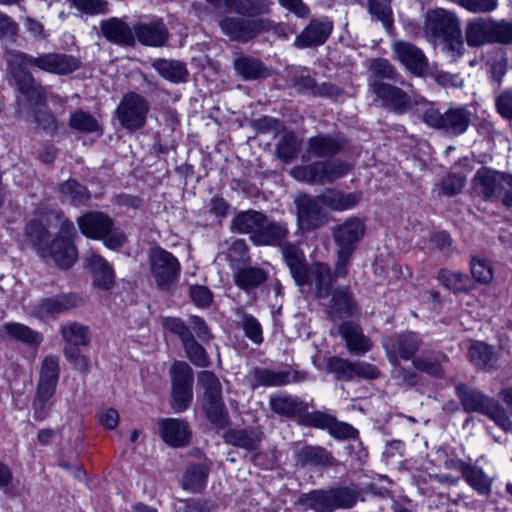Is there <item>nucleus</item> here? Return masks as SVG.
I'll return each mask as SVG.
<instances>
[{
    "label": "nucleus",
    "instance_id": "5",
    "mask_svg": "<svg viewBox=\"0 0 512 512\" xmlns=\"http://www.w3.org/2000/svg\"><path fill=\"white\" fill-rule=\"evenodd\" d=\"M365 233V225L359 219L351 217L332 229L333 239L338 247L336 276L345 277L351 256Z\"/></svg>",
    "mask_w": 512,
    "mask_h": 512
},
{
    "label": "nucleus",
    "instance_id": "54",
    "mask_svg": "<svg viewBox=\"0 0 512 512\" xmlns=\"http://www.w3.org/2000/svg\"><path fill=\"white\" fill-rule=\"evenodd\" d=\"M236 315L240 318V325L245 336L255 344L262 343L263 335L259 321L251 314L246 313L242 308L236 310Z\"/></svg>",
    "mask_w": 512,
    "mask_h": 512
},
{
    "label": "nucleus",
    "instance_id": "17",
    "mask_svg": "<svg viewBox=\"0 0 512 512\" xmlns=\"http://www.w3.org/2000/svg\"><path fill=\"white\" fill-rule=\"evenodd\" d=\"M446 467L459 471L465 482L477 493L490 494L493 479L481 467L461 459L447 461Z\"/></svg>",
    "mask_w": 512,
    "mask_h": 512
},
{
    "label": "nucleus",
    "instance_id": "45",
    "mask_svg": "<svg viewBox=\"0 0 512 512\" xmlns=\"http://www.w3.org/2000/svg\"><path fill=\"white\" fill-rule=\"evenodd\" d=\"M59 192L62 200L69 201L74 206L86 204L90 199V193L86 187L73 179L60 184Z\"/></svg>",
    "mask_w": 512,
    "mask_h": 512
},
{
    "label": "nucleus",
    "instance_id": "52",
    "mask_svg": "<svg viewBox=\"0 0 512 512\" xmlns=\"http://www.w3.org/2000/svg\"><path fill=\"white\" fill-rule=\"evenodd\" d=\"M272 5V0H237L234 10L240 15L257 17L269 14Z\"/></svg>",
    "mask_w": 512,
    "mask_h": 512
},
{
    "label": "nucleus",
    "instance_id": "12",
    "mask_svg": "<svg viewBox=\"0 0 512 512\" xmlns=\"http://www.w3.org/2000/svg\"><path fill=\"white\" fill-rule=\"evenodd\" d=\"M75 235L74 224L71 221L65 220L61 223L58 236L47 249V253L61 268H70L76 261L77 251L72 242Z\"/></svg>",
    "mask_w": 512,
    "mask_h": 512
},
{
    "label": "nucleus",
    "instance_id": "35",
    "mask_svg": "<svg viewBox=\"0 0 512 512\" xmlns=\"http://www.w3.org/2000/svg\"><path fill=\"white\" fill-rule=\"evenodd\" d=\"M491 18L478 17L469 20L465 26V39L470 47L491 44Z\"/></svg>",
    "mask_w": 512,
    "mask_h": 512
},
{
    "label": "nucleus",
    "instance_id": "28",
    "mask_svg": "<svg viewBox=\"0 0 512 512\" xmlns=\"http://www.w3.org/2000/svg\"><path fill=\"white\" fill-rule=\"evenodd\" d=\"M338 331L346 341L347 349L351 353L365 354L371 349V340L363 334L362 328L358 324L345 321L339 325Z\"/></svg>",
    "mask_w": 512,
    "mask_h": 512
},
{
    "label": "nucleus",
    "instance_id": "11",
    "mask_svg": "<svg viewBox=\"0 0 512 512\" xmlns=\"http://www.w3.org/2000/svg\"><path fill=\"white\" fill-rule=\"evenodd\" d=\"M472 183L484 200H493L502 195L506 186L512 188V175L482 167L475 173Z\"/></svg>",
    "mask_w": 512,
    "mask_h": 512
},
{
    "label": "nucleus",
    "instance_id": "63",
    "mask_svg": "<svg viewBox=\"0 0 512 512\" xmlns=\"http://www.w3.org/2000/svg\"><path fill=\"white\" fill-rule=\"evenodd\" d=\"M162 324L164 329L179 337L182 345L194 337L190 327L180 318L167 317L163 319Z\"/></svg>",
    "mask_w": 512,
    "mask_h": 512
},
{
    "label": "nucleus",
    "instance_id": "16",
    "mask_svg": "<svg viewBox=\"0 0 512 512\" xmlns=\"http://www.w3.org/2000/svg\"><path fill=\"white\" fill-rule=\"evenodd\" d=\"M161 439L174 448L188 446L192 431L186 420L178 418H160L157 421Z\"/></svg>",
    "mask_w": 512,
    "mask_h": 512
},
{
    "label": "nucleus",
    "instance_id": "15",
    "mask_svg": "<svg viewBox=\"0 0 512 512\" xmlns=\"http://www.w3.org/2000/svg\"><path fill=\"white\" fill-rule=\"evenodd\" d=\"M251 386H285L291 383H300L309 378L306 371L282 370L275 371L267 368H255L250 372Z\"/></svg>",
    "mask_w": 512,
    "mask_h": 512
},
{
    "label": "nucleus",
    "instance_id": "20",
    "mask_svg": "<svg viewBox=\"0 0 512 512\" xmlns=\"http://www.w3.org/2000/svg\"><path fill=\"white\" fill-rule=\"evenodd\" d=\"M325 301L323 305L332 320L350 317L358 313L357 303L348 287L336 288Z\"/></svg>",
    "mask_w": 512,
    "mask_h": 512
},
{
    "label": "nucleus",
    "instance_id": "43",
    "mask_svg": "<svg viewBox=\"0 0 512 512\" xmlns=\"http://www.w3.org/2000/svg\"><path fill=\"white\" fill-rule=\"evenodd\" d=\"M297 463L302 466H333L335 459L322 447L305 446L297 452Z\"/></svg>",
    "mask_w": 512,
    "mask_h": 512
},
{
    "label": "nucleus",
    "instance_id": "50",
    "mask_svg": "<svg viewBox=\"0 0 512 512\" xmlns=\"http://www.w3.org/2000/svg\"><path fill=\"white\" fill-rule=\"evenodd\" d=\"M391 2L392 0H367L368 12L388 31L393 27Z\"/></svg>",
    "mask_w": 512,
    "mask_h": 512
},
{
    "label": "nucleus",
    "instance_id": "14",
    "mask_svg": "<svg viewBox=\"0 0 512 512\" xmlns=\"http://www.w3.org/2000/svg\"><path fill=\"white\" fill-rule=\"evenodd\" d=\"M460 29V20L455 12L444 8H434L426 12L424 32L434 41L451 36Z\"/></svg>",
    "mask_w": 512,
    "mask_h": 512
},
{
    "label": "nucleus",
    "instance_id": "40",
    "mask_svg": "<svg viewBox=\"0 0 512 512\" xmlns=\"http://www.w3.org/2000/svg\"><path fill=\"white\" fill-rule=\"evenodd\" d=\"M448 361V357L446 354L442 352H436L429 355H421L413 359L412 365L413 367L427 375L434 378H443L444 377V368L443 363Z\"/></svg>",
    "mask_w": 512,
    "mask_h": 512
},
{
    "label": "nucleus",
    "instance_id": "64",
    "mask_svg": "<svg viewBox=\"0 0 512 512\" xmlns=\"http://www.w3.org/2000/svg\"><path fill=\"white\" fill-rule=\"evenodd\" d=\"M470 266L471 274L475 281L481 284H488L492 281V266L486 259L480 257H473Z\"/></svg>",
    "mask_w": 512,
    "mask_h": 512
},
{
    "label": "nucleus",
    "instance_id": "3",
    "mask_svg": "<svg viewBox=\"0 0 512 512\" xmlns=\"http://www.w3.org/2000/svg\"><path fill=\"white\" fill-rule=\"evenodd\" d=\"M360 496V491L349 486L335 487L328 490L319 489L303 493L296 504L315 512H333L338 509L353 508Z\"/></svg>",
    "mask_w": 512,
    "mask_h": 512
},
{
    "label": "nucleus",
    "instance_id": "29",
    "mask_svg": "<svg viewBox=\"0 0 512 512\" xmlns=\"http://www.w3.org/2000/svg\"><path fill=\"white\" fill-rule=\"evenodd\" d=\"M282 255L297 285L308 284L309 268L303 252L296 245L288 243L282 247Z\"/></svg>",
    "mask_w": 512,
    "mask_h": 512
},
{
    "label": "nucleus",
    "instance_id": "59",
    "mask_svg": "<svg viewBox=\"0 0 512 512\" xmlns=\"http://www.w3.org/2000/svg\"><path fill=\"white\" fill-rule=\"evenodd\" d=\"M299 151V143L297 137L293 132L285 133L277 144V155L285 161H292Z\"/></svg>",
    "mask_w": 512,
    "mask_h": 512
},
{
    "label": "nucleus",
    "instance_id": "36",
    "mask_svg": "<svg viewBox=\"0 0 512 512\" xmlns=\"http://www.w3.org/2000/svg\"><path fill=\"white\" fill-rule=\"evenodd\" d=\"M268 278L267 272L260 267H242L238 268L233 274V280L237 287L245 292H251Z\"/></svg>",
    "mask_w": 512,
    "mask_h": 512
},
{
    "label": "nucleus",
    "instance_id": "18",
    "mask_svg": "<svg viewBox=\"0 0 512 512\" xmlns=\"http://www.w3.org/2000/svg\"><path fill=\"white\" fill-rule=\"evenodd\" d=\"M422 345L421 337L415 332H403L395 335L384 343L391 362L397 361V356L403 360H412Z\"/></svg>",
    "mask_w": 512,
    "mask_h": 512
},
{
    "label": "nucleus",
    "instance_id": "10",
    "mask_svg": "<svg viewBox=\"0 0 512 512\" xmlns=\"http://www.w3.org/2000/svg\"><path fill=\"white\" fill-rule=\"evenodd\" d=\"M169 374L172 385L171 407L176 413L184 412L193 398V370L186 362L175 361Z\"/></svg>",
    "mask_w": 512,
    "mask_h": 512
},
{
    "label": "nucleus",
    "instance_id": "51",
    "mask_svg": "<svg viewBox=\"0 0 512 512\" xmlns=\"http://www.w3.org/2000/svg\"><path fill=\"white\" fill-rule=\"evenodd\" d=\"M236 71L245 79H257L265 75L264 65L255 58L249 56H241L234 62Z\"/></svg>",
    "mask_w": 512,
    "mask_h": 512
},
{
    "label": "nucleus",
    "instance_id": "57",
    "mask_svg": "<svg viewBox=\"0 0 512 512\" xmlns=\"http://www.w3.org/2000/svg\"><path fill=\"white\" fill-rule=\"evenodd\" d=\"M69 125L72 129L85 133H93L100 130L98 120L82 110H78L71 115Z\"/></svg>",
    "mask_w": 512,
    "mask_h": 512
},
{
    "label": "nucleus",
    "instance_id": "4",
    "mask_svg": "<svg viewBox=\"0 0 512 512\" xmlns=\"http://www.w3.org/2000/svg\"><path fill=\"white\" fill-rule=\"evenodd\" d=\"M421 106L422 119L430 127L444 131L446 134L458 136L465 133L471 123V112L465 107L450 108L440 113L431 103L424 99L415 100Z\"/></svg>",
    "mask_w": 512,
    "mask_h": 512
},
{
    "label": "nucleus",
    "instance_id": "39",
    "mask_svg": "<svg viewBox=\"0 0 512 512\" xmlns=\"http://www.w3.org/2000/svg\"><path fill=\"white\" fill-rule=\"evenodd\" d=\"M467 355L469 361L480 369L490 371L496 367L497 355L493 347L484 342H473Z\"/></svg>",
    "mask_w": 512,
    "mask_h": 512
},
{
    "label": "nucleus",
    "instance_id": "9",
    "mask_svg": "<svg viewBox=\"0 0 512 512\" xmlns=\"http://www.w3.org/2000/svg\"><path fill=\"white\" fill-rule=\"evenodd\" d=\"M149 266L158 289L168 291L177 283L181 265L171 252L160 247L152 248L149 252Z\"/></svg>",
    "mask_w": 512,
    "mask_h": 512
},
{
    "label": "nucleus",
    "instance_id": "6",
    "mask_svg": "<svg viewBox=\"0 0 512 512\" xmlns=\"http://www.w3.org/2000/svg\"><path fill=\"white\" fill-rule=\"evenodd\" d=\"M221 31L231 40L247 43L264 32L285 36L283 28L268 18L244 19L225 17L220 22Z\"/></svg>",
    "mask_w": 512,
    "mask_h": 512
},
{
    "label": "nucleus",
    "instance_id": "26",
    "mask_svg": "<svg viewBox=\"0 0 512 512\" xmlns=\"http://www.w3.org/2000/svg\"><path fill=\"white\" fill-rule=\"evenodd\" d=\"M77 223L82 234L92 239H101L113 226V220L102 212H88Z\"/></svg>",
    "mask_w": 512,
    "mask_h": 512
},
{
    "label": "nucleus",
    "instance_id": "2",
    "mask_svg": "<svg viewBox=\"0 0 512 512\" xmlns=\"http://www.w3.org/2000/svg\"><path fill=\"white\" fill-rule=\"evenodd\" d=\"M456 395L465 412L483 414L503 431L509 432L512 430V420L506 409L496 399L465 384L456 386Z\"/></svg>",
    "mask_w": 512,
    "mask_h": 512
},
{
    "label": "nucleus",
    "instance_id": "24",
    "mask_svg": "<svg viewBox=\"0 0 512 512\" xmlns=\"http://www.w3.org/2000/svg\"><path fill=\"white\" fill-rule=\"evenodd\" d=\"M333 29V24L328 18L312 19L305 29L296 37L295 46L306 48L322 45Z\"/></svg>",
    "mask_w": 512,
    "mask_h": 512
},
{
    "label": "nucleus",
    "instance_id": "55",
    "mask_svg": "<svg viewBox=\"0 0 512 512\" xmlns=\"http://www.w3.org/2000/svg\"><path fill=\"white\" fill-rule=\"evenodd\" d=\"M61 333L64 340L72 346H85L89 343L87 327L77 322L64 324L61 328Z\"/></svg>",
    "mask_w": 512,
    "mask_h": 512
},
{
    "label": "nucleus",
    "instance_id": "49",
    "mask_svg": "<svg viewBox=\"0 0 512 512\" xmlns=\"http://www.w3.org/2000/svg\"><path fill=\"white\" fill-rule=\"evenodd\" d=\"M207 476L208 469L205 465H192L183 477V488L191 492H200L206 486Z\"/></svg>",
    "mask_w": 512,
    "mask_h": 512
},
{
    "label": "nucleus",
    "instance_id": "31",
    "mask_svg": "<svg viewBox=\"0 0 512 512\" xmlns=\"http://www.w3.org/2000/svg\"><path fill=\"white\" fill-rule=\"evenodd\" d=\"M344 145L342 138L319 134L309 138L306 153L309 157H328L341 151Z\"/></svg>",
    "mask_w": 512,
    "mask_h": 512
},
{
    "label": "nucleus",
    "instance_id": "21",
    "mask_svg": "<svg viewBox=\"0 0 512 512\" xmlns=\"http://www.w3.org/2000/svg\"><path fill=\"white\" fill-rule=\"evenodd\" d=\"M78 303L79 299L74 294H59L35 302L32 312L36 317L46 319L67 312L76 307Z\"/></svg>",
    "mask_w": 512,
    "mask_h": 512
},
{
    "label": "nucleus",
    "instance_id": "62",
    "mask_svg": "<svg viewBox=\"0 0 512 512\" xmlns=\"http://www.w3.org/2000/svg\"><path fill=\"white\" fill-rule=\"evenodd\" d=\"M207 417L216 426L225 427L228 422V415L222 399L205 401Z\"/></svg>",
    "mask_w": 512,
    "mask_h": 512
},
{
    "label": "nucleus",
    "instance_id": "60",
    "mask_svg": "<svg viewBox=\"0 0 512 512\" xmlns=\"http://www.w3.org/2000/svg\"><path fill=\"white\" fill-rule=\"evenodd\" d=\"M491 44H512V22L491 18Z\"/></svg>",
    "mask_w": 512,
    "mask_h": 512
},
{
    "label": "nucleus",
    "instance_id": "22",
    "mask_svg": "<svg viewBox=\"0 0 512 512\" xmlns=\"http://www.w3.org/2000/svg\"><path fill=\"white\" fill-rule=\"evenodd\" d=\"M399 61L413 74L422 76L428 70V59L420 48L410 42L399 41L393 46Z\"/></svg>",
    "mask_w": 512,
    "mask_h": 512
},
{
    "label": "nucleus",
    "instance_id": "38",
    "mask_svg": "<svg viewBox=\"0 0 512 512\" xmlns=\"http://www.w3.org/2000/svg\"><path fill=\"white\" fill-rule=\"evenodd\" d=\"M269 405L274 413L287 418H292L307 410L303 401L298 397L287 394L271 396Z\"/></svg>",
    "mask_w": 512,
    "mask_h": 512
},
{
    "label": "nucleus",
    "instance_id": "37",
    "mask_svg": "<svg viewBox=\"0 0 512 512\" xmlns=\"http://www.w3.org/2000/svg\"><path fill=\"white\" fill-rule=\"evenodd\" d=\"M357 192L344 193L336 189H326L319 195L323 205L334 211H344L354 207L360 200Z\"/></svg>",
    "mask_w": 512,
    "mask_h": 512
},
{
    "label": "nucleus",
    "instance_id": "19",
    "mask_svg": "<svg viewBox=\"0 0 512 512\" xmlns=\"http://www.w3.org/2000/svg\"><path fill=\"white\" fill-rule=\"evenodd\" d=\"M340 278L336 276V268L332 272L326 263H313L308 269V283L314 286L316 298L321 301L328 299L335 290L333 285Z\"/></svg>",
    "mask_w": 512,
    "mask_h": 512
},
{
    "label": "nucleus",
    "instance_id": "42",
    "mask_svg": "<svg viewBox=\"0 0 512 512\" xmlns=\"http://www.w3.org/2000/svg\"><path fill=\"white\" fill-rule=\"evenodd\" d=\"M87 261L94 274L95 284L99 288L110 289L114 285V272L109 263L102 256L93 253Z\"/></svg>",
    "mask_w": 512,
    "mask_h": 512
},
{
    "label": "nucleus",
    "instance_id": "33",
    "mask_svg": "<svg viewBox=\"0 0 512 512\" xmlns=\"http://www.w3.org/2000/svg\"><path fill=\"white\" fill-rule=\"evenodd\" d=\"M265 217L266 215L255 210L242 211L233 218L231 228L238 233L248 234L254 243L261 225L265 224Z\"/></svg>",
    "mask_w": 512,
    "mask_h": 512
},
{
    "label": "nucleus",
    "instance_id": "47",
    "mask_svg": "<svg viewBox=\"0 0 512 512\" xmlns=\"http://www.w3.org/2000/svg\"><path fill=\"white\" fill-rule=\"evenodd\" d=\"M197 379L203 390L204 401L222 399V384L214 372L203 370L198 373Z\"/></svg>",
    "mask_w": 512,
    "mask_h": 512
},
{
    "label": "nucleus",
    "instance_id": "53",
    "mask_svg": "<svg viewBox=\"0 0 512 512\" xmlns=\"http://www.w3.org/2000/svg\"><path fill=\"white\" fill-rule=\"evenodd\" d=\"M56 389L37 386L36 397L33 401L34 416L37 420L45 419L53 405V396Z\"/></svg>",
    "mask_w": 512,
    "mask_h": 512
},
{
    "label": "nucleus",
    "instance_id": "30",
    "mask_svg": "<svg viewBox=\"0 0 512 512\" xmlns=\"http://www.w3.org/2000/svg\"><path fill=\"white\" fill-rule=\"evenodd\" d=\"M100 28L102 35L112 43L132 46L135 42L133 30L119 18L102 20Z\"/></svg>",
    "mask_w": 512,
    "mask_h": 512
},
{
    "label": "nucleus",
    "instance_id": "7",
    "mask_svg": "<svg viewBox=\"0 0 512 512\" xmlns=\"http://www.w3.org/2000/svg\"><path fill=\"white\" fill-rule=\"evenodd\" d=\"M353 166L344 161H315L307 165L295 166L290 170V175L299 182L310 185H325L347 175Z\"/></svg>",
    "mask_w": 512,
    "mask_h": 512
},
{
    "label": "nucleus",
    "instance_id": "27",
    "mask_svg": "<svg viewBox=\"0 0 512 512\" xmlns=\"http://www.w3.org/2000/svg\"><path fill=\"white\" fill-rule=\"evenodd\" d=\"M134 33L138 41L146 46H163L168 40V30L160 19L148 23H138L134 26Z\"/></svg>",
    "mask_w": 512,
    "mask_h": 512
},
{
    "label": "nucleus",
    "instance_id": "48",
    "mask_svg": "<svg viewBox=\"0 0 512 512\" xmlns=\"http://www.w3.org/2000/svg\"><path fill=\"white\" fill-rule=\"evenodd\" d=\"M60 374L59 358L48 355L44 358L37 386L56 389Z\"/></svg>",
    "mask_w": 512,
    "mask_h": 512
},
{
    "label": "nucleus",
    "instance_id": "13",
    "mask_svg": "<svg viewBox=\"0 0 512 512\" xmlns=\"http://www.w3.org/2000/svg\"><path fill=\"white\" fill-rule=\"evenodd\" d=\"M296 207L298 227L304 232H310L323 226L327 221L326 213L324 212L317 197H312L307 194H301L294 200Z\"/></svg>",
    "mask_w": 512,
    "mask_h": 512
},
{
    "label": "nucleus",
    "instance_id": "44",
    "mask_svg": "<svg viewBox=\"0 0 512 512\" xmlns=\"http://www.w3.org/2000/svg\"><path fill=\"white\" fill-rule=\"evenodd\" d=\"M151 65L160 76L170 82H183L188 75L185 64L180 61L157 59L153 61Z\"/></svg>",
    "mask_w": 512,
    "mask_h": 512
},
{
    "label": "nucleus",
    "instance_id": "32",
    "mask_svg": "<svg viewBox=\"0 0 512 512\" xmlns=\"http://www.w3.org/2000/svg\"><path fill=\"white\" fill-rule=\"evenodd\" d=\"M254 244L261 246H279L288 237L289 229L284 221H270L265 217V224L261 225Z\"/></svg>",
    "mask_w": 512,
    "mask_h": 512
},
{
    "label": "nucleus",
    "instance_id": "41",
    "mask_svg": "<svg viewBox=\"0 0 512 512\" xmlns=\"http://www.w3.org/2000/svg\"><path fill=\"white\" fill-rule=\"evenodd\" d=\"M1 331L10 340L19 341L30 346H38L43 340L41 333L21 323H5L2 325Z\"/></svg>",
    "mask_w": 512,
    "mask_h": 512
},
{
    "label": "nucleus",
    "instance_id": "25",
    "mask_svg": "<svg viewBox=\"0 0 512 512\" xmlns=\"http://www.w3.org/2000/svg\"><path fill=\"white\" fill-rule=\"evenodd\" d=\"M11 76L16 82L18 90L33 105H40L45 102L46 92L44 87L37 83L29 70L8 68Z\"/></svg>",
    "mask_w": 512,
    "mask_h": 512
},
{
    "label": "nucleus",
    "instance_id": "61",
    "mask_svg": "<svg viewBox=\"0 0 512 512\" xmlns=\"http://www.w3.org/2000/svg\"><path fill=\"white\" fill-rule=\"evenodd\" d=\"M355 362L340 357H331L327 363L329 372L336 374L337 379L349 381L354 378Z\"/></svg>",
    "mask_w": 512,
    "mask_h": 512
},
{
    "label": "nucleus",
    "instance_id": "1",
    "mask_svg": "<svg viewBox=\"0 0 512 512\" xmlns=\"http://www.w3.org/2000/svg\"><path fill=\"white\" fill-rule=\"evenodd\" d=\"M8 68L28 70V67L35 68L47 73L66 75L78 70L81 61L68 54L63 53H42L37 56L22 51H9L6 55Z\"/></svg>",
    "mask_w": 512,
    "mask_h": 512
},
{
    "label": "nucleus",
    "instance_id": "34",
    "mask_svg": "<svg viewBox=\"0 0 512 512\" xmlns=\"http://www.w3.org/2000/svg\"><path fill=\"white\" fill-rule=\"evenodd\" d=\"M227 444L246 450H255L263 438V432L258 427L244 429H230L223 435Z\"/></svg>",
    "mask_w": 512,
    "mask_h": 512
},
{
    "label": "nucleus",
    "instance_id": "8",
    "mask_svg": "<svg viewBox=\"0 0 512 512\" xmlns=\"http://www.w3.org/2000/svg\"><path fill=\"white\" fill-rule=\"evenodd\" d=\"M149 111V102L143 95L127 92L115 110V117L123 129L134 132L145 126Z\"/></svg>",
    "mask_w": 512,
    "mask_h": 512
},
{
    "label": "nucleus",
    "instance_id": "46",
    "mask_svg": "<svg viewBox=\"0 0 512 512\" xmlns=\"http://www.w3.org/2000/svg\"><path fill=\"white\" fill-rule=\"evenodd\" d=\"M296 86L303 91H307L316 96H328L337 98L342 94V90L330 83L317 84L310 76H301L296 80Z\"/></svg>",
    "mask_w": 512,
    "mask_h": 512
},
{
    "label": "nucleus",
    "instance_id": "58",
    "mask_svg": "<svg viewBox=\"0 0 512 512\" xmlns=\"http://www.w3.org/2000/svg\"><path fill=\"white\" fill-rule=\"evenodd\" d=\"M438 279L446 288L456 292L467 291L469 288L467 276L460 272L443 269L439 271Z\"/></svg>",
    "mask_w": 512,
    "mask_h": 512
},
{
    "label": "nucleus",
    "instance_id": "23",
    "mask_svg": "<svg viewBox=\"0 0 512 512\" xmlns=\"http://www.w3.org/2000/svg\"><path fill=\"white\" fill-rule=\"evenodd\" d=\"M372 91L381 99L385 106L390 107L398 113H403L412 107V100L402 89L390 84L373 81Z\"/></svg>",
    "mask_w": 512,
    "mask_h": 512
},
{
    "label": "nucleus",
    "instance_id": "56",
    "mask_svg": "<svg viewBox=\"0 0 512 512\" xmlns=\"http://www.w3.org/2000/svg\"><path fill=\"white\" fill-rule=\"evenodd\" d=\"M186 357L196 367L206 368L210 365V357L206 349L195 337L183 345Z\"/></svg>",
    "mask_w": 512,
    "mask_h": 512
}]
</instances>
